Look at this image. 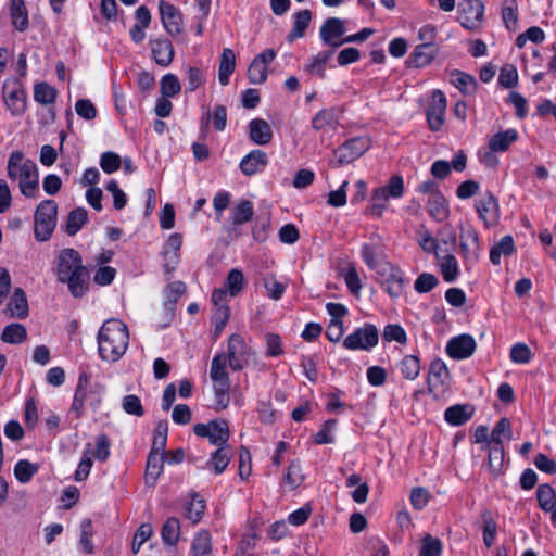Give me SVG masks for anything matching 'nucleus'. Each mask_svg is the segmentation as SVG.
I'll return each mask as SVG.
<instances>
[{"label":"nucleus","instance_id":"603ef678","mask_svg":"<svg viewBox=\"0 0 556 556\" xmlns=\"http://www.w3.org/2000/svg\"><path fill=\"white\" fill-rule=\"evenodd\" d=\"M93 536V528L91 519H84L80 523V538L79 545L81 549L87 553H93V544L91 542V538Z\"/></svg>","mask_w":556,"mask_h":556},{"label":"nucleus","instance_id":"0e129e2a","mask_svg":"<svg viewBox=\"0 0 556 556\" xmlns=\"http://www.w3.org/2000/svg\"><path fill=\"white\" fill-rule=\"evenodd\" d=\"M498 84L505 88H513L518 84L517 68L511 64H506L501 68Z\"/></svg>","mask_w":556,"mask_h":556},{"label":"nucleus","instance_id":"680f3d73","mask_svg":"<svg viewBox=\"0 0 556 556\" xmlns=\"http://www.w3.org/2000/svg\"><path fill=\"white\" fill-rule=\"evenodd\" d=\"M248 78L253 85L263 84L267 79V67L265 64L253 59L248 68Z\"/></svg>","mask_w":556,"mask_h":556},{"label":"nucleus","instance_id":"774afa93","mask_svg":"<svg viewBox=\"0 0 556 556\" xmlns=\"http://www.w3.org/2000/svg\"><path fill=\"white\" fill-rule=\"evenodd\" d=\"M122 407L129 415L141 417L144 414L140 399L134 394L126 395L123 399Z\"/></svg>","mask_w":556,"mask_h":556},{"label":"nucleus","instance_id":"cd10ccee","mask_svg":"<svg viewBox=\"0 0 556 556\" xmlns=\"http://www.w3.org/2000/svg\"><path fill=\"white\" fill-rule=\"evenodd\" d=\"M448 376L450 372L446 364L440 358L433 359L429 367V390L432 391L433 388L444 386L448 379Z\"/></svg>","mask_w":556,"mask_h":556},{"label":"nucleus","instance_id":"4468645a","mask_svg":"<svg viewBox=\"0 0 556 556\" xmlns=\"http://www.w3.org/2000/svg\"><path fill=\"white\" fill-rule=\"evenodd\" d=\"M477 348L472 336L464 333L453 337L446 344V353L453 359H464L471 356Z\"/></svg>","mask_w":556,"mask_h":556},{"label":"nucleus","instance_id":"e433bc0d","mask_svg":"<svg viewBox=\"0 0 556 556\" xmlns=\"http://www.w3.org/2000/svg\"><path fill=\"white\" fill-rule=\"evenodd\" d=\"M428 211L437 222H442L448 216L447 203L442 193H434L429 198Z\"/></svg>","mask_w":556,"mask_h":556},{"label":"nucleus","instance_id":"0eeeda50","mask_svg":"<svg viewBox=\"0 0 556 556\" xmlns=\"http://www.w3.org/2000/svg\"><path fill=\"white\" fill-rule=\"evenodd\" d=\"M378 329L372 324H365L343 340V346L348 350H370L378 344Z\"/></svg>","mask_w":556,"mask_h":556},{"label":"nucleus","instance_id":"ddd939ff","mask_svg":"<svg viewBox=\"0 0 556 556\" xmlns=\"http://www.w3.org/2000/svg\"><path fill=\"white\" fill-rule=\"evenodd\" d=\"M446 104L445 94L439 89L433 90L431 102L427 109V122L432 131H439L442 128Z\"/></svg>","mask_w":556,"mask_h":556},{"label":"nucleus","instance_id":"a18cd8bd","mask_svg":"<svg viewBox=\"0 0 556 556\" xmlns=\"http://www.w3.org/2000/svg\"><path fill=\"white\" fill-rule=\"evenodd\" d=\"M539 506L543 510H553L556 506V491L549 484H541L536 490Z\"/></svg>","mask_w":556,"mask_h":556},{"label":"nucleus","instance_id":"6e6552de","mask_svg":"<svg viewBox=\"0 0 556 556\" xmlns=\"http://www.w3.org/2000/svg\"><path fill=\"white\" fill-rule=\"evenodd\" d=\"M484 5L480 0H460L458 3V22L469 30L480 27L483 20Z\"/></svg>","mask_w":556,"mask_h":556},{"label":"nucleus","instance_id":"a878e982","mask_svg":"<svg viewBox=\"0 0 556 556\" xmlns=\"http://www.w3.org/2000/svg\"><path fill=\"white\" fill-rule=\"evenodd\" d=\"M439 48L433 42H424L418 45L410 55V63L415 67L428 65L438 54Z\"/></svg>","mask_w":556,"mask_h":556},{"label":"nucleus","instance_id":"7c9ffc66","mask_svg":"<svg viewBox=\"0 0 556 556\" xmlns=\"http://www.w3.org/2000/svg\"><path fill=\"white\" fill-rule=\"evenodd\" d=\"M236 67V55L235 52L225 48L222 53L219 67H218V80L223 86L229 84V77L233 73Z\"/></svg>","mask_w":556,"mask_h":556},{"label":"nucleus","instance_id":"f8f14e48","mask_svg":"<svg viewBox=\"0 0 556 556\" xmlns=\"http://www.w3.org/2000/svg\"><path fill=\"white\" fill-rule=\"evenodd\" d=\"M345 34L344 21L338 17L327 18L320 27L319 35L324 45L336 50L343 45V36Z\"/></svg>","mask_w":556,"mask_h":556},{"label":"nucleus","instance_id":"58836bf2","mask_svg":"<svg viewBox=\"0 0 556 556\" xmlns=\"http://www.w3.org/2000/svg\"><path fill=\"white\" fill-rule=\"evenodd\" d=\"M7 108L10 112L15 115H22L26 110V96L25 92L21 89H14L10 91L5 98Z\"/></svg>","mask_w":556,"mask_h":556},{"label":"nucleus","instance_id":"c9c22d12","mask_svg":"<svg viewBox=\"0 0 556 556\" xmlns=\"http://www.w3.org/2000/svg\"><path fill=\"white\" fill-rule=\"evenodd\" d=\"M504 457L505 452L503 444H489L488 467L492 476L498 477L502 473Z\"/></svg>","mask_w":556,"mask_h":556},{"label":"nucleus","instance_id":"b1692460","mask_svg":"<svg viewBox=\"0 0 556 556\" xmlns=\"http://www.w3.org/2000/svg\"><path fill=\"white\" fill-rule=\"evenodd\" d=\"M518 140V132L514 128L494 134L490 139L488 147L492 152H506L509 147Z\"/></svg>","mask_w":556,"mask_h":556},{"label":"nucleus","instance_id":"393cba45","mask_svg":"<svg viewBox=\"0 0 556 556\" xmlns=\"http://www.w3.org/2000/svg\"><path fill=\"white\" fill-rule=\"evenodd\" d=\"M475 408L470 404H456L446 408L444 418L452 426H462L473 415Z\"/></svg>","mask_w":556,"mask_h":556},{"label":"nucleus","instance_id":"20e7f679","mask_svg":"<svg viewBox=\"0 0 556 556\" xmlns=\"http://www.w3.org/2000/svg\"><path fill=\"white\" fill-rule=\"evenodd\" d=\"M58 204L54 200H43L35 211V238L38 241L50 239L56 226Z\"/></svg>","mask_w":556,"mask_h":556},{"label":"nucleus","instance_id":"4c0bfd02","mask_svg":"<svg viewBox=\"0 0 556 556\" xmlns=\"http://www.w3.org/2000/svg\"><path fill=\"white\" fill-rule=\"evenodd\" d=\"M27 339V330L22 324L13 323L4 327L1 340L10 344H18Z\"/></svg>","mask_w":556,"mask_h":556},{"label":"nucleus","instance_id":"c03bdc74","mask_svg":"<svg viewBox=\"0 0 556 556\" xmlns=\"http://www.w3.org/2000/svg\"><path fill=\"white\" fill-rule=\"evenodd\" d=\"M39 466L27 459L18 460L14 466V476L21 483H27L38 472Z\"/></svg>","mask_w":556,"mask_h":556},{"label":"nucleus","instance_id":"4d7b16f0","mask_svg":"<svg viewBox=\"0 0 556 556\" xmlns=\"http://www.w3.org/2000/svg\"><path fill=\"white\" fill-rule=\"evenodd\" d=\"M186 91L193 92L205 83V76L199 67L189 66L186 70Z\"/></svg>","mask_w":556,"mask_h":556},{"label":"nucleus","instance_id":"c85d7f7f","mask_svg":"<svg viewBox=\"0 0 556 556\" xmlns=\"http://www.w3.org/2000/svg\"><path fill=\"white\" fill-rule=\"evenodd\" d=\"M231 457L230 448L225 445L218 447L206 462L205 468L212 470L215 475H220L229 465Z\"/></svg>","mask_w":556,"mask_h":556},{"label":"nucleus","instance_id":"e2e57ef3","mask_svg":"<svg viewBox=\"0 0 556 556\" xmlns=\"http://www.w3.org/2000/svg\"><path fill=\"white\" fill-rule=\"evenodd\" d=\"M382 338L387 342L395 341L401 344H405L407 341V336H406L405 330L403 329L402 326H400L397 324L387 325L383 329Z\"/></svg>","mask_w":556,"mask_h":556},{"label":"nucleus","instance_id":"f704fd0d","mask_svg":"<svg viewBox=\"0 0 556 556\" xmlns=\"http://www.w3.org/2000/svg\"><path fill=\"white\" fill-rule=\"evenodd\" d=\"M12 24L18 31H24L28 27V13L24 0H11Z\"/></svg>","mask_w":556,"mask_h":556},{"label":"nucleus","instance_id":"79ce46f5","mask_svg":"<svg viewBox=\"0 0 556 556\" xmlns=\"http://www.w3.org/2000/svg\"><path fill=\"white\" fill-rule=\"evenodd\" d=\"M162 540L167 545H175L180 535V522L176 517H169L161 530Z\"/></svg>","mask_w":556,"mask_h":556},{"label":"nucleus","instance_id":"a211bd4d","mask_svg":"<svg viewBox=\"0 0 556 556\" xmlns=\"http://www.w3.org/2000/svg\"><path fill=\"white\" fill-rule=\"evenodd\" d=\"M477 212L486 226L497 223L498 219V204L495 197L488 192L482 199L476 203Z\"/></svg>","mask_w":556,"mask_h":556},{"label":"nucleus","instance_id":"6e6d98bb","mask_svg":"<svg viewBox=\"0 0 556 556\" xmlns=\"http://www.w3.org/2000/svg\"><path fill=\"white\" fill-rule=\"evenodd\" d=\"M181 90L178 77L174 74H166L161 79V93L164 97H175Z\"/></svg>","mask_w":556,"mask_h":556},{"label":"nucleus","instance_id":"8fccbe9b","mask_svg":"<svg viewBox=\"0 0 556 556\" xmlns=\"http://www.w3.org/2000/svg\"><path fill=\"white\" fill-rule=\"evenodd\" d=\"M502 437H505L507 440L511 439V425L510 420L506 417L501 418L492 430L489 444H503Z\"/></svg>","mask_w":556,"mask_h":556},{"label":"nucleus","instance_id":"f3484780","mask_svg":"<svg viewBox=\"0 0 556 556\" xmlns=\"http://www.w3.org/2000/svg\"><path fill=\"white\" fill-rule=\"evenodd\" d=\"M460 250L464 258L478 260L479 256V236L471 226H463L459 233Z\"/></svg>","mask_w":556,"mask_h":556},{"label":"nucleus","instance_id":"bf43d9fd","mask_svg":"<svg viewBox=\"0 0 556 556\" xmlns=\"http://www.w3.org/2000/svg\"><path fill=\"white\" fill-rule=\"evenodd\" d=\"M332 54L333 50H328L321 51L318 54L314 55L311 64L307 66V70L312 74L318 75L320 78L325 77L324 65L328 62Z\"/></svg>","mask_w":556,"mask_h":556},{"label":"nucleus","instance_id":"052dcab7","mask_svg":"<svg viewBox=\"0 0 556 556\" xmlns=\"http://www.w3.org/2000/svg\"><path fill=\"white\" fill-rule=\"evenodd\" d=\"M121 165L122 159L117 153L108 151L101 154L100 166L104 173H115L121 168Z\"/></svg>","mask_w":556,"mask_h":556},{"label":"nucleus","instance_id":"864d4df0","mask_svg":"<svg viewBox=\"0 0 556 556\" xmlns=\"http://www.w3.org/2000/svg\"><path fill=\"white\" fill-rule=\"evenodd\" d=\"M442 543L438 538L426 534L421 540L419 556H441Z\"/></svg>","mask_w":556,"mask_h":556},{"label":"nucleus","instance_id":"69168bd1","mask_svg":"<svg viewBox=\"0 0 556 556\" xmlns=\"http://www.w3.org/2000/svg\"><path fill=\"white\" fill-rule=\"evenodd\" d=\"M439 283L438 278L433 274L422 273L417 277L414 288L418 293L430 292Z\"/></svg>","mask_w":556,"mask_h":556},{"label":"nucleus","instance_id":"49530a36","mask_svg":"<svg viewBox=\"0 0 556 556\" xmlns=\"http://www.w3.org/2000/svg\"><path fill=\"white\" fill-rule=\"evenodd\" d=\"M440 271L446 282L456 280L459 274L458 262L452 254L445 255L440 262Z\"/></svg>","mask_w":556,"mask_h":556},{"label":"nucleus","instance_id":"aec40b11","mask_svg":"<svg viewBox=\"0 0 556 556\" xmlns=\"http://www.w3.org/2000/svg\"><path fill=\"white\" fill-rule=\"evenodd\" d=\"M153 60L161 66H168L174 59L175 50L172 42L167 39H156L150 41Z\"/></svg>","mask_w":556,"mask_h":556},{"label":"nucleus","instance_id":"4be33fe9","mask_svg":"<svg viewBox=\"0 0 556 556\" xmlns=\"http://www.w3.org/2000/svg\"><path fill=\"white\" fill-rule=\"evenodd\" d=\"M249 137L256 144L265 146L273 139L271 127L265 119H252L249 124Z\"/></svg>","mask_w":556,"mask_h":556},{"label":"nucleus","instance_id":"f03ea898","mask_svg":"<svg viewBox=\"0 0 556 556\" xmlns=\"http://www.w3.org/2000/svg\"><path fill=\"white\" fill-rule=\"evenodd\" d=\"M128 343V328L123 321L115 318L104 321L98 332V351L103 361H118L125 354Z\"/></svg>","mask_w":556,"mask_h":556},{"label":"nucleus","instance_id":"ea45409f","mask_svg":"<svg viewBox=\"0 0 556 556\" xmlns=\"http://www.w3.org/2000/svg\"><path fill=\"white\" fill-rule=\"evenodd\" d=\"M88 213L84 207H77L70 212L66 222V232L70 236L76 235L87 223Z\"/></svg>","mask_w":556,"mask_h":556},{"label":"nucleus","instance_id":"6ab92c4d","mask_svg":"<svg viewBox=\"0 0 556 556\" xmlns=\"http://www.w3.org/2000/svg\"><path fill=\"white\" fill-rule=\"evenodd\" d=\"M4 313L12 318L24 319L29 314L26 293L22 288H15L10 302L7 304Z\"/></svg>","mask_w":556,"mask_h":556},{"label":"nucleus","instance_id":"423d86ee","mask_svg":"<svg viewBox=\"0 0 556 556\" xmlns=\"http://www.w3.org/2000/svg\"><path fill=\"white\" fill-rule=\"evenodd\" d=\"M193 432L201 438H207L213 445L225 446L229 440V426L225 419L211 420L208 424H197Z\"/></svg>","mask_w":556,"mask_h":556},{"label":"nucleus","instance_id":"09e8293b","mask_svg":"<svg viewBox=\"0 0 556 556\" xmlns=\"http://www.w3.org/2000/svg\"><path fill=\"white\" fill-rule=\"evenodd\" d=\"M481 519L483 522V542L488 547H491L496 535V522L492 513L486 508L481 511Z\"/></svg>","mask_w":556,"mask_h":556},{"label":"nucleus","instance_id":"37998d69","mask_svg":"<svg viewBox=\"0 0 556 556\" xmlns=\"http://www.w3.org/2000/svg\"><path fill=\"white\" fill-rule=\"evenodd\" d=\"M254 214L253 204L249 200H241L232 210V224L240 226L251 220Z\"/></svg>","mask_w":556,"mask_h":556},{"label":"nucleus","instance_id":"3c124183","mask_svg":"<svg viewBox=\"0 0 556 556\" xmlns=\"http://www.w3.org/2000/svg\"><path fill=\"white\" fill-rule=\"evenodd\" d=\"M400 370L405 379H416L420 372L419 358L415 355H406L400 363Z\"/></svg>","mask_w":556,"mask_h":556},{"label":"nucleus","instance_id":"1a4fd4ad","mask_svg":"<svg viewBox=\"0 0 556 556\" xmlns=\"http://www.w3.org/2000/svg\"><path fill=\"white\" fill-rule=\"evenodd\" d=\"M381 283L386 286V291L392 296L397 298L402 294L404 288V278L400 268L394 267L390 262H381L378 274Z\"/></svg>","mask_w":556,"mask_h":556},{"label":"nucleus","instance_id":"39448f33","mask_svg":"<svg viewBox=\"0 0 556 556\" xmlns=\"http://www.w3.org/2000/svg\"><path fill=\"white\" fill-rule=\"evenodd\" d=\"M369 149V139L366 137H355L340 146L334 154L336 161L331 162L334 167L350 164L361 157Z\"/></svg>","mask_w":556,"mask_h":556},{"label":"nucleus","instance_id":"9d476101","mask_svg":"<svg viewBox=\"0 0 556 556\" xmlns=\"http://www.w3.org/2000/svg\"><path fill=\"white\" fill-rule=\"evenodd\" d=\"M249 352L250 349L240 334L233 333L229 337L227 353L225 355L232 370L238 371L243 368L244 364L248 362Z\"/></svg>","mask_w":556,"mask_h":556},{"label":"nucleus","instance_id":"f257e3e1","mask_svg":"<svg viewBox=\"0 0 556 556\" xmlns=\"http://www.w3.org/2000/svg\"><path fill=\"white\" fill-rule=\"evenodd\" d=\"M55 275L61 283H66L74 298H81L89 282V271L83 264L78 251L66 248L59 252L55 260Z\"/></svg>","mask_w":556,"mask_h":556},{"label":"nucleus","instance_id":"a19ab883","mask_svg":"<svg viewBox=\"0 0 556 556\" xmlns=\"http://www.w3.org/2000/svg\"><path fill=\"white\" fill-rule=\"evenodd\" d=\"M191 551L193 556H204L212 553V536L208 531L202 530L195 534Z\"/></svg>","mask_w":556,"mask_h":556},{"label":"nucleus","instance_id":"9b49d317","mask_svg":"<svg viewBox=\"0 0 556 556\" xmlns=\"http://www.w3.org/2000/svg\"><path fill=\"white\" fill-rule=\"evenodd\" d=\"M18 187L26 198H34L39 190V174L35 162L25 160L20 166Z\"/></svg>","mask_w":556,"mask_h":556},{"label":"nucleus","instance_id":"5701e85b","mask_svg":"<svg viewBox=\"0 0 556 556\" xmlns=\"http://www.w3.org/2000/svg\"><path fill=\"white\" fill-rule=\"evenodd\" d=\"M227 357L225 353L215 355L211 363L210 377L214 387L216 386H230L227 368Z\"/></svg>","mask_w":556,"mask_h":556},{"label":"nucleus","instance_id":"72a5a7b5","mask_svg":"<svg viewBox=\"0 0 556 556\" xmlns=\"http://www.w3.org/2000/svg\"><path fill=\"white\" fill-rule=\"evenodd\" d=\"M451 84L464 94H472L478 86L473 76L457 70L451 73Z\"/></svg>","mask_w":556,"mask_h":556},{"label":"nucleus","instance_id":"de8ad7c7","mask_svg":"<svg viewBox=\"0 0 556 556\" xmlns=\"http://www.w3.org/2000/svg\"><path fill=\"white\" fill-rule=\"evenodd\" d=\"M56 90L47 83H38L34 87L35 100L43 105L52 104L56 100Z\"/></svg>","mask_w":556,"mask_h":556},{"label":"nucleus","instance_id":"338daca9","mask_svg":"<svg viewBox=\"0 0 556 556\" xmlns=\"http://www.w3.org/2000/svg\"><path fill=\"white\" fill-rule=\"evenodd\" d=\"M532 353L525 343H516L510 349V359L517 364H527L531 361Z\"/></svg>","mask_w":556,"mask_h":556},{"label":"nucleus","instance_id":"bb28decb","mask_svg":"<svg viewBox=\"0 0 556 556\" xmlns=\"http://www.w3.org/2000/svg\"><path fill=\"white\" fill-rule=\"evenodd\" d=\"M165 458L166 456L157 455V453H149L144 472V482L148 486L155 485L163 471Z\"/></svg>","mask_w":556,"mask_h":556},{"label":"nucleus","instance_id":"412c9836","mask_svg":"<svg viewBox=\"0 0 556 556\" xmlns=\"http://www.w3.org/2000/svg\"><path fill=\"white\" fill-rule=\"evenodd\" d=\"M268 163L267 154L262 150H252L240 162V169L247 176L255 175Z\"/></svg>","mask_w":556,"mask_h":556},{"label":"nucleus","instance_id":"c756f323","mask_svg":"<svg viewBox=\"0 0 556 556\" xmlns=\"http://www.w3.org/2000/svg\"><path fill=\"white\" fill-rule=\"evenodd\" d=\"M312 21V12L308 9L301 10L294 14L292 30L288 34V42H293L298 38H302L305 35V30L308 28Z\"/></svg>","mask_w":556,"mask_h":556},{"label":"nucleus","instance_id":"dca6fc26","mask_svg":"<svg viewBox=\"0 0 556 556\" xmlns=\"http://www.w3.org/2000/svg\"><path fill=\"white\" fill-rule=\"evenodd\" d=\"M182 244V237L179 233H172L162 251V255L165 260L164 262V271L167 275H170L174 270L176 265L179 262V252Z\"/></svg>","mask_w":556,"mask_h":556},{"label":"nucleus","instance_id":"2f4dec72","mask_svg":"<svg viewBox=\"0 0 556 556\" xmlns=\"http://www.w3.org/2000/svg\"><path fill=\"white\" fill-rule=\"evenodd\" d=\"M339 118L333 109H324L319 111L312 121V127L315 130L329 131L336 129Z\"/></svg>","mask_w":556,"mask_h":556},{"label":"nucleus","instance_id":"5fc2aeb1","mask_svg":"<svg viewBox=\"0 0 556 556\" xmlns=\"http://www.w3.org/2000/svg\"><path fill=\"white\" fill-rule=\"evenodd\" d=\"M244 277L241 270L233 268L231 269L226 278V290L231 296L238 295L243 289Z\"/></svg>","mask_w":556,"mask_h":556},{"label":"nucleus","instance_id":"473e14b6","mask_svg":"<svg viewBox=\"0 0 556 556\" xmlns=\"http://www.w3.org/2000/svg\"><path fill=\"white\" fill-rule=\"evenodd\" d=\"M515 252L514 239L510 235L504 236L490 250V261L494 265L501 263L502 255L509 256Z\"/></svg>","mask_w":556,"mask_h":556},{"label":"nucleus","instance_id":"2eb2a0df","mask_svg":"<svg viewBox=\"0 0 556 556\" xmlns=\"http://www.w3.org/2000/svg\"><path fill=\"white\" fill-rule=\"evenodd\" d=\"M159 9L166 31L172 36L180 34L182 31V17L180 12L165 0L160 1Z\"/></svg>","mask_w":556,"mask_h":556},{"label":"nucleus","instance_id":"13d9d810","mask_svg":"<svg viewBox=\"0 0 556 556\" xmlns=\"http://www.w3.org/2000/svg\"><path fill=\"white\" fill-rule=\"evenodd\" d=\"M205 510V503L199 495H193L187 509L186 517L193 523H198Z\"/></svg>","mask_w":556,"mask_h":556},{"label":"nucleus","instance_id":"7ed1b4c3","mask_svg":"<svg viewBox=\"0 0 556 556\" xmlns=\"http://www.w3.org/2000/svg\"><path fill=\"white\" fill-rule=\"evenodd\" d=\"M404 193V180L400 175H393L386 186L376 188L370 198L371 204L367 207V214L381 217L389 199H399Z\"/></svg>","mask_w":556,"mask_h":556}]
</instances>
